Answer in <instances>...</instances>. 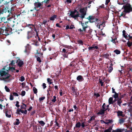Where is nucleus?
Returning <instances> with one entry per match:
<instances>
[{
	"mask_svg": "<svg viewBox=\"0 0 132 132\" xmlns=\"http://www.w3.org/2000/svg\"><path fill=\"white\" fill-rule=\"evenodd\" d=\"M5 70V67H4L0 71V79L6 82H9L11 80L10 77L11 76L8 72H6L4 70Z\"/></svg>",
	"mask_w": 132,
	"mask_h": 132,
	"instance_id": "f257e3e1",
	"label": "nucleus"
},
{
	"mask_svg": "<svg viewBox=\"0 0 132 132\" xmlns=\"http://www.w3.org/2000/svg\"><path fill=\"white\" fill-rule=\"evenodd\" d=\"M123 7L124 9L123 12L126 13H129L132 12V6L129 3H127L123 6Z\"/></svg>",
	"mask_w": 132,
	"mask_h": 132,
	"instance_id": "f03ea898",
	"label": "nucleus"
},
{
	"mask_svg": "<svg viewBox=\"0 0 132 132\" xmlns=\"http://www.w3.org/2000/svg\"><path fill=\"white\" fill-rule=\"evenodd\" d=\"M89 21H86L85 23H83L82 22L81 23V25L82 27V30L81 28L78 29V31L80 32H83L85 33L87 32L86 29L88 28V26L87 25Z\"/></svg>",
	"mask_w": 132,
	"mask_h": 132,
	"instance_id": "7ed1b4c3",
	"label": "nucleus"
},
{
	"mask_svg": "<svg viewBox=\"0 0 132 132\" xmlns=\"http://www.w3.org/2000/svg\"><path fill=\"white\" fill-rule=\"evenodd\" d=\"M86 19H88L89 21V22L90 23H93L96 22L97 23H98V24H99L101 21L100 20L97 18H96L95 19V21L92 20H93V19H94V16H89Z\"/></svg>",
	"mask_w": 132,
	"mask_h": 132,
	"instance_id": "20e7f679",
	"label": "nucleus"
},
{
	"mask_svg": "<svg viewBox=\"0 0 132 132\" xmlns=\"http://www.w3.org/2000/svg\"><path fill=\"white\" fill-rule=\"evenodd\" d=\"M43 2H42L40 3L39 2H35L34 3V5L35 7L34 8V9L36 10L37 11H38L39 10H37L36 9H37L38 7L41 8L40 7L43 5Z\"/></svg>",
	"mask_w": 132,
	"mask_h": 132,
	"instance_id": "39448f33",
	"label": "nucleus"
},
{
	"mask_svg": "<svg viewBox=\"0 0 132 132\" xmlns=\"http://www.w3.org/2000/svg\"><path fill=\"white\" fill-rule=\"evenodd\" d=\"M10 9L8 7H3L2 10L0 9V14H3L4 13H10Z\"/></svg>",
	"mask_w": 132,
	"mask_h": 132,
	"instance_id": "423d86ee",
	"label": "nucleus"
},
{
	"mask_svg": "<svg viewBox=\"0 0 132 132\" xmlns=\"http://www.w3.org/2000/svg\"><path fill=\"white\" fill-rule=\"evenodd\" d=\"M4 112L5 113L6 117L9 118L11 117V114H12V111L10 110H8L6 109L4 110Z\"/></svg>",
	"mask_w": 132,
	"mask_h": 132,
	"instance_id": "0eeeda50",
	"label": "nucleus"
},
{
	"mask_svg": "<svg viewBox=\"0 0 132 132\" xmlns=\"http://www.w3.org/2000/svg\"><path fill=\"white\" fill-rule=\"evenodd\" d=\"M17 112L16 113L18 114L21 115V113H20L21 112L22 113H23L24 114H26L27 113V111L25 110H22V109H20L19 108H18L16 110Z\"/></svg>",
	"mask_w": 132,
	"mask_h": 132,
	"instance_id": "6e6552de",
	"label": "nucleus"
},
{
	"mask_svg": "<svg viewBox=\"0 0 132 132\" xmlns=\"http://www.w3.org/2000/svg\"><path fill=\"white\" fill-rule=\"evenodd\" d=\"M5 32L6 34L7 35H9L12 33V28H4V29H5Z\"/></svg>",
	"mask_w": 132,
	"mask_h": 132,
	"instance_id": "1a4fd4ad",
	"label": "nucleus"
},
{
	"mask_svg": "<svg viewBox=\"0 0 132 132\" xmlns=\"http://www.w3.org/2000/svg\"><path fill=\"white\" fill-rule=\"evenodd\" d=\"M13 26L12 28V33L17 32L19 30V28L18 26L16 25H13Z\"/></svg>",
	"mask_w": 132,
	"mask_h": 132,
	"instance_id": "9d476101",
	"label": "nucleus"
},
{
	"mask_svg": "<svg viewBox=\"0 0 132 132\" xmlns=\"http://www.w3.org/2000/svg\"><path fill=\"white\" fill-rule=\"evenodd\" d=\"M34 32L32 31H28L27 33V38L29 39L30 38H32L34 36Z\"/></svg>",
	"mask_w": 132,
	"mask_h": 132,
	"instance_id": "9b49d317",
	"label": "nucleus"
},
{
	"mask_svg": "<svg viewBox=\"0 0 132 132\" xmlns=\"http://www.w3.org/2000/svg\"><path fill=\"white\" fill-rule=\"evenodd\" d=\"M27 27H29L31 29L32 31L34 30L35 31H36V28L32 24H28L27 25Z\"/></svg>",
	"mask_w": 132,
	"mask_h": 132,
	"instance_id": "f8f14e48",
	"label": "nucleus"
},
{
	"mask_svg": "<svg viewBox=\"0 0 132 132\" xmlns=\"http://www.w3.org/2000/svg\"><path fill=\"white\" fill-rule=\"evenodd\" d=\"M76 12L77 10H75L73 11H71L70 14V15L71 16V17L74 18L75 19H76V17L75 16V15H74V14L76 13Z\"/></svg>",
	"mask_w": 132,
	"mask_h": 132,
	"instance_id": "ddd939ff",
	"label": "nucleus"
},
{
	"mask_svg": "<svg viewBox=\"0 0 132 132\" xmlns=\"http://www.w3.org/2000/svg\"><path fill=\"white\" fill-rule=\"evenodd\" d=\"M105 111L102 109H100L99 112L97 113V114L98 115H103L104 114Z\"/></svg>",
	"mask_w": 132,
	"mask_h": 132,
	"instance_id": "4468645a",
	"label": "nucleus"
},
{
	"mask_svg": "<svg viewBox=\"0 0 132 132\" xmlns=\"http://www.w3.org/2000/svg\"><path fill=\"white\" fill-rule=\"evenodd\" d=\"M19 61L18 63V65L20 67H21L24 64L23 61H21L19 59L16 61V63L18 62Z\"/></svg>",
	"mask_w": 132,
	"mask_h": 132,
	"instance_id": "2eb2a0df",
	"label": "nucleus"
},
{
	"mask_svg": "<svg viewBox=\"0 0 132 132\" xmlns=\"http://www.w3.org/2000/svg\"><path fill=\"white\" fill-rule=\"evenodd\" d=\"M77 79L79 82H81L84 80V78L82 76L79 75L77 77Z\"/></svg>",
	"mask_w": 132,
	"mask_h": 132,
	"instance_id": "dca6fc26",
	"label": "nucleus"
},
{
	"mask_svg": "<svg viewBox=\"0 0 132 132\" xmlns=\"http://www.w3.org/2000/svg\"><path fill=\"white\" fill-rule=\"evenodd\" d=\"M84 121L81 124V126L82 128H84V127L87 126L88 123L86 121V119H84Z\"/></svg>",
	"mask_w": 132,
	"mask_h": 132,
	"instance_id": "f3484780",
	"label": "nucleus"
},
{
	"mask_svg": "<svg viewBox=\"0 0 132 132\" xmlns=\"http://www.w3.org/2000/svg\"><path fill=\"white\" fill-rule=\"evenodd\" d=\"M109 54L108 53H106V54H103L102 56L105 58L107 59H109Z\"/></svg>",
	"mask_w": 132,
	"mask_h": 132,
	"instance_id": "a211bd4d",
	"label": "nucleus"
},
{
	"mask_svg": "<svg viewBox=\"0 0 132 132\" xmlns=\"http://www.w3.org/2000/svg\"><path fill=\"white\" fill-rule=\"evenodd\" d=\"M122 101L121 98H118L117 99V104L120 107L121 106V104L122 103Z\"/></svg>",
	"mask_w": 132,
	"mask_h": 132,
	"instance_id": "6ab92c4d",
	"label": "nucleus"
},
{
	"mask_svg": "<svg viewBox=\"0 0 132 132\" xmlns=\"http://www.w3.org/2000/svg\"><path fill=\"white\" fill-rule=\"evenodd\" d=\"M123 131V129L118 128L115 130H113L111 132H122Z\"/></svg>",
	"mask_w": 132,
	"mask_h": 132,
	"instance_id": "aec40b11",
	"label": "nucleus"
},
{
	"mask_svg": "<svg viewBox=\"0 0 132 132\" xmlns=\"http://www.w3.org/2000/svg\"><path fill=\"white\" fill-rule=\"evenodd\" d=\"M71 90L72 91L73 93L76 94L77 89L75 87H72L71 88Z\"/></svg>",
	"mask_w": 132,
	"mask_h": 132,
	"instance_id": "412c9836",
	"label": "nucleus"
},
{
	"mask_svg": "<svg viewBox=\"0 0 132 132\" xmlns=\"http://www.w3.org/2000/svg\"><path fill=\"white\" fill-rule=\"evenodd\" d=\"M123 36L126 39L127 37L128 34L126 32L125 30H123L122 31Z\"/></svg>",
	"mask_w": 132,
	"mask_h": 132,
	"instance_id": "4be33fe9",
	"label": "nucleus"
},
{
	"mask_svg": "<svg viewBox=\"0 0 132 132\" xmlns=\"http://www.w3.org/2000/svg\"><path fill=\"white\" fill-rule=\"evenodd\" d=\"M117 112V114L118 116H121L122 117H123V112L122 111L118 110V111Z\"/></svg>",
	"mask_w": 132,
	"mask_h": 132,
	"instance_id": "5701e85b",
	"label": "nucleus"
},
{
	"mask_svg": "<svg viewBox=\"0 0 132 132\" xmlns=\"http://www.w3.org/2000/svg\"><path fill=\"white\" fill-rule=\"evenodd\" d=\"M6 18L5 17H3V18H0V23H2V22H3L4 23H5L7 22L6 21H5Z\"/></svg>",
	"mask_w": 132,
	"mask_h": 132,
	"instance_id": "b1692460",
	"label": "nucleus"
},
{
	"mask_svg": "<svg viewBox=\"0 0 132 132\" xmlns=\"http://www.w3.org/2000/svg\"><path fill=\"white\" fill-rule=\"evenodd\" d=\"M112 129V126H110L107 129H105L104 131V132H111Z\"/></svg>",
	"mask_w": 132,
	"mask_h": 132,
	"instance_id": "393cba45",
	"label": "nucleus"
},
{
	"mask_svg": "<svg viewBox=\"0 0 132 132\" xmlns=\"http://www.w3.org/2000/svg\"><path fill=\"white\" fill-rule=\"evenodd\" d=\"M109 104H113V98L112 97H110L109 99Z\"/></svg>",
	"mask_w": 132,
	"mask_h": 132,
	"instance_id": "a878e982",
	"label": "nucleus"
},
{
	"mask_svg": "<svg viewBox=\"0 0 132 132\" xmlns=\"http://www.w3.org/2000/svg\"><path fill=\"white\" fill-rule=\"evenodd\" d=\"M57 16L56 15L54 14L50 18V20L51 21H53L55 18H56Z\"/></svg>",
	"mask_w": 132,
	"mask_h": 132,
	"instance_id": "bb28decb",
	"label": "nucleus"
},
{
	"mask_svg": "<svg viewBox=\"0 0 132 132\" xmlns=\"http://www.w3.org/2000/svg\"><path fill=\"white\" fill-rule=\"evenodd\" d=\"M125 122V119L123 118H121L119 120V123L120 124H121L124 122Z\"/></svg>",
	"mask_w": 132,
	"mask_h": 132,
	"instance_id": "cd10ccee",
	"label": "nucleus"
},
{
	"mask_svg": "<svg viewBox=\"0 0 132 132\" xmlns=\"http://www.w3.org/2000/svg\"><path fill=\"white\" fill-rule=\"evenodd\" d=\"M16 121L14 123V124L15 125H18L20 124L21 122L19 121V119H16Z\"/></svg>",
	"mask_w": 132,
	"mask_h": 132,
	"instance_id": "c85d7f7f",
	"label": "nucleus"
},
{
	"mask_svg": "<svg viewBox=\"0 0 132 132\" xmlns=\"http://www.w3.org/2000/svg\"><path fill=\"white\" fill-rule=\"evenodd\" d=\"M81 126L80 123V122H78L76 123L75 125V127L77 128H79Z\"/></svg>",
	"mask_w": 132,
	"mask_h": 132,
	"instance_id": "c756f323",
	"label": "nucleus"
},
{
	"mask_svg": "<svg viewBox=\"0 0 132 132\" xmlns=\"http://www.w3.org/2000/svg\"><path fill=\"white\" fill-rule=\"evenodd\" d=\"M9 23H10V27L11 28H12L13 26V25H15L14 24V21H10V22H9Z\"/></svg>",
	"mask_w": 132,
	"mask_h": 132,
	"instance_id": "7c9ffc66",
	"label": "nucleus"
},
{
	"mask_svg": "<svg viewBox=\"0 0 132 132\" xmlns=\"http://www.w3.org/2000/svg\"><path fill=\"white\" fill-rule=\"evenodd\" d=\"M113 52H114L115 53L117 54H120L121 53L120 51L117 49L114 50Z\"/></svg>",
	"mask_w": 132,
	"mask_h": 132,
	"instance_id": "2f4dec72",
	"label": "nucleus"
},
{
	"mask_svg": "<svg viewBox=\"0 0 132 132\" xmlns=\"http://www.w3.org/2000/svg\"><path fill=\"white\" fill-rule=\"evenodd\" d=\"M79 12L82 13L86 12V11H85V9L84 8L80 9L79 10Z\"/></svg>",
	"mask_w": 132,
	"mask_h": 132,
	"instance_id": "473e14b6",
	"label": "nucleus"
},
{
	"mask_svg": "<svg viewBox=\"0 0 132 132\" xmlns=\"http://www.w3.org/2000/svg\"><path fill=\"white\" fill-rule=\"evenodd\" d=\"M94 119L95 117L94 116H93L91 117L89 120L87 121V122H88V123H90L92 120H94Z\"/></svg>",
	"mask_w": 132,
	"mask_h": 132,
	"instance_id": "72a5a7b5",
	"label": "nucleus"
},
{
	"mask_svg": "<svg viewBox=\"0 0 132 132\" xmlns=\"http://www.w3.org/2000/svg\"><path fill=\"white\" fill-rule=\"evenodd\" d=\"M47 81L48 82L49 85H50V84H52L53 82L52 81V80L50 79L49 78H47Z\"/></svg>",
	"mask_w": 132,
	"mask_h": 132,
	"instance_id": "f704fd0d",
	"label": "nucleus"
},
{
	"mask_svg": "<svg viewBox=\"0 0 132 132\" xmlns=\"http://www.w3.org/2000/svg\"><path fill=\"white\" fill-rule=\"evenodd\" d=\"M127 44L128 47H130L132 45V42L128 41Z\"/></svg>",
	"mask_w": 132,
	"mask_h": 132,
	"instance_id": "c9c22d12",
	"label": "nucleus"
},
{
	"mask_svg": "<svg viewBox=\"0 0 132 132\" xmlns=\"http://www.w3.org/2000/svg\"><path fill=\"white\" fill-rule=\"evenodd\" d=\"M4 27L3 26L1 28L0 27V35L1 34H3L4 32Z\"/></svg>",
	"mask_w": 132,
	"mask_h": 132,
	"instance_id": "e433bc0d",
	"label": "nucleus"
},
{
	"mask_svg": "<svg viewBox=\"0 0 132 132\" xmlns=\"http://www.w3.org/2000/svg\"><path fill=\"white\" fill-rule=\"evenodd\" d=\"M113 70V67L112 66H110L108 69V72L109 73H111Z\"/></svg>",
	"mask_w": 132,
	"mask_h": 132,
	"instance_id": "4c0bfd02",
	"label": "nucleus"
},
{
	"mask_svg": "<svg viewBox=\"0 0 132 132\" xmlns=\"http://www.w3.org/2000/svg\"><path fill=\"white\" fill-rule=\"evenodd\" d=\"M86 12H85V13H82L81 15V16H79V17H80L81 19H83L84 18L85 16L86 15Z\"/></svg>",
	"mask_w": 132,
	"mask_h": 132,
	"instance_id": "58836bf2",
	"label": "nucleus"
},
{
	"mask_svg": "<svg viewBox=\"0 0 132 132\" xmlns=\"http://www.w3.org/2000/svg\"><path fill=\"white\" fill-rule=\"evenodd\" d=\"M114 98H117L118 99V93H115L114 94L113 96Z\"/></svg>",
	"mask_w": 132,
	"mask_h": 132,
	"instance_id": "ea45409f",
	"label": "nucleus"
},
{
	"mask_svg": "<svg viewBox=\"0 0 132 132\" xmlns=\"http://www.w3.org/2000/svg\"><path fill=\"white\" fill-rule=\"evenodd\" d=\"M6 26V27L5 28H11L10 27V24L9 23H7V22L5 23L4 25V26Z\"/></svg>",
	"mask_w": 132,
	"mask_h": 132,
	"instance_id": "a19ab883",
	"label": "nucleus"
},
{
	"mask_svg": "<svg viewBox=\"0 0 132 132\" xmlns=\"http://www.w3.org/2000/svg\"><path fill=\"white\" fill-rule=\"evenodd\" d=\"M33 90L34 93L36 94L37 92V89L35 87H34L33 88Z\"/></svg>",
	"mask_w": 132,
	"mask_h": 132,
	"instance_id": "79ce46f5",
	"label": "nucleus"
},
{
	"mask_svg": "<svg viewBox=\"0 0 132 132\" xmlns=\"http://www.w3.org/2000/svg\"><path fill=\"white\" fill-rule=\"evenodd\" d=\"M38 122L39 123L41 124V125L42 126H43L45 123L42 120L39 121Z\"/></svg>",
	"mask_w": 132,
	"mask_h": 132,
	"instance_id": "37998d69",
	"label": "nucleus"
},
{
	"mask_svg": "<svg viewBox=\"0 0 132 132\" xmlns=\"http://www.w3.org/2000/svg\"><path fill=\"white\" fill-rule=\"evenodd\" d=\"M9 9H10L9 14L10 13H11L12 12L14 11V7H12L11 8H9Z\"/></svg>",
	"mask_w": 132,
	"mask_h": 132,
	"instance_id": "c03bdc74",
	"label": "nucleus"
},
{
	"mask_svg": "<svg viewBox=\"0 0 132 132\" xmlns=\"http://www.w3.org/2000/svg\"><path fill=\"white\" fill-rule=\"evenodd\" d=\"M77 42L79 44H81L82 45H83V42L81 40H77Z\"/></svg>",
	"mask_w": 132,
	"mask_h": 132,
	"instance_id": "a18cd8bd",
	"label": "nucleus"
},
{
	"mask_svg": "<svg viewBox=\"0 0 132 132\" xmlns=\"http://www.w3.org/2000/svg\"><path fill=\"white\" fill-rule=\"evenodd\" d=\"M15 70V67H9V70H11L12 72H13V71Z\"/></svg>",
	"mask_w": 132,
	"mask_h": 132,
	"instance_id": "49530a36",
	"label": "nucleus"
},
{
	"mask_svg": "<svg viewBox=\"0 0 132 132\" xmlns=\"http://www.w3.org/2000/svg\"><path fill=\"white\" fill-rule=\"evenodd\" d=\"M76 13H77V14L75 15V17H76V19L78 17H79V15H80V14L79 13V11H77V12H76Z\"/></svg>",
	"mask_w": 132,
	"mask_h": 132,
	"instance_id": "de8ad7c7",
	"label": "nucleus"
},
{
	"mask_svg": "<svg viewBox=\"0 0 132 132\" xmlns=\"http://www.w3.org/2000/svg\"><path fill=\"white\" fill-rule=\"evenodd\" d=\"M99 81L100 83L101 84V86H103V85L104 82L102 81V80L100 79H99Z\"/></svg>",
	"mask_w": 132,
	"mask_h": 132,
	"instance_id": "09e8293b",
	"label": "nucleus"
},
{
	"mask_svg": "<svg viewBox=\"0 0 132 132\" xmlns=\"http://www.w3.org/2000/svg\"><path fill=\"white\" fill-rule=\"evenodd\" d=\"M49 20H48V21H47L46 20H43V22H42V23H43V24H44V25H45V24H46V23H47L49 22Z\"/></svg>",
	"mask_w": 132,
	"mask_h": 132,
	"instance_id": "8fccbe9b",
	"label": "nucleus"
},
{
	"mask_svg": "<svg viewBox=\"0 0 132 132\" xmlns=\"http://www.w3.org/2000/svg\"><path fill=\"white\" fill-rule=\"evenodd\" d=\"M5 89L7 92H9L10 91V89L6 86H5Z\"/></svg>",
	"mask_w": 132,
	"mask_h": 132,
	"instance_id": "3c124183",
	"label": "nucleus"
},
{
	"mask_svg": "<svg viewBox=\"0 0 132 132\" xmlns=\"http://www.w3.org/2000/svg\"><path fill=\"white\" fill-rule=\"evenodd\" d=\"M53 99L52 100V101L53 103H55L56 101V97L55 96H54L53 97Z\"/></svg>",
	"mask_w": 132,
	"mask_h": 132,
	"instance_id": "603ef678",
	"label": "nucleus"
},
{
	"mask_svg": "<svg viewBox=\"0 0 132 132\" xmlns=\"http://www.w3.org/2000/svg\"><path fill=\"white\" fill-rule=\"evenodd\" d=\"M35 43L34 44L37 46H38L39 45V43L37 41H35Z\"/></svg>",
	"mask_w": 132,
	"mask_h": 132,
	"instance_id": "864d4df0",
	"label": "nucleus"
},
{
	"mask_svg": "<svg viewBox=\"0 0 132 132\" xmlns=\"http://www.w3.org/2000/svg\"><path fill=\"white\" fill-rule=\"evenodd\" d=\"M106 105L105 103H104L103 104L102 106V109L104 110L105 109H106Z\"/></svg>",
	"mask_w": 132,
	"mask_h": 132,
	"instance_id": "5fc2aeb1",
	"label": "nucleus"
},
{
	"mask_svg": "<svg viewBox=\"0 0 132 132\" xmlns=\"http://www.w3.org/2000/svg\"><path fill=\"white\" fill-rule=\"evenodd\" d=\"M15 63L14 60H12L11 61V63L9 65L11 66H13L14 65Z\"/></svg>",
	"mask_w": 132,
	"mask_h": 132,
	"instance_id": "6e6d98bb",
	"label": "nucleus"
},
{
	"mask_svg": "<svg viewBox=\"0 0 132 132\" xmlns=\"http://www.w3.org/2000/svg\"><path fill=\"white\" fill-rule=\"evenodd\" d=\"M25 80V78L23 76H22L20 77V80L21 82Z\"/></svg>",
	"mask_w": 132,
	"mask_h": 132,
	"instance_id": "4d7b16f0",
	"label": "nucleus"
},
{
	"mask_svg": "<svg viewBox=\"0 0 132 132\" xmlns=\"http://www.w3.org/2000/svg\"><path fill=\"white\" fill-rule=\"evenodd\" d=\"M37 60L39 63H40L42 62L41 59L39 57H37Z\"/></svg>",
	"mask_w": 132,
	"mask_h": 132,
	"instance_id": "13d9d810",
	"label": "nucleus"
},
{
	"mask_svg": "<svg viewBox=\"0 0 132 132\" xmlns=\"http://www.w3.org/2000/svg\"><path fill=\"white\" fill-rule=\"evenodd\" d=\"M105 21H104L102 23L100 24L99 25H100V26H102L103 27H104L105 26Z\"/></svg>",
	"mask_w": 132,
	"mask_h": 132,
	"instance_id": "bf43d9fd",
	"label": "nucleus"
},
{
	"mask_svg": "<svg viewBox=\"0 0 132 132\" xmlns=\"http://www.w3.org/2000/svg\"><path fill=\"white\" fill-rule=\"evenodd\" d=\"M92 46L93 47V48L94 49H94H96V50L98 49V47L96 46H95L94 45H92Z\"/></svg>",
	"mask_w": 132,
	"mask_h": 132,
	"instance_id": "052dcab7",
	"label": "nucleus"
},
{
	"mask_svg": "<svg viewBox=\"0 0 132 132\" xmlns=\"http://www.w3.org/2000/svg\"><path fill=\"white\" fill-rule=\"evenodd\" d=\"M97 23V24L96 25V27H98L99 29H101V30H102L103 29V28H102L101 29V26L98 24H98V23Z\"/></svg>",
	"mask_w": 132,
	"mask_h": 132,
	"instance_id": "680f3d73",
	"label": "nucleus"
},
{
	"mask_svg": "<svg viewBox=\"0 0 132 132\" xmlns=\"http://www.w3.org/2000/svg\"><path fill=\"white\" fill-rule=\"evenodd\" d=\"M26 94V92L25 91H22V92L21 94V95L22 96H24Z\"/></svg>",
	"mask_w": 132,
	"mask_h": 132,
	"instance_id": "e2e57ef3",
	"label": "nucleus"
},
{
	"mask_svg": "<svg viewBox=\"0 0 132 132\" xmlns=\"http://www.w3.org/2000/svg\"><path fill=\"white\" fill-rule=\"evenodd\" d=\"M94 96H96V98L99 97L100 96V94L98 93H94Z\"/></svg>",
	"mask_w": 132,
	"mask_h": 132,
	"instance_id": "0e129e2a",
	"label": "nucleus"
},
{
	"mask_svg": "<svg viewBox=\"0 0 132 132\" xmlns=\"http://www.w3.org/2000/svg\"><path fill=\"white\" fill-rule=\"evenodd\" d=\"M111 41L113 42V43H114L115 45H116L117 42L115 40V39H113L112 38V39L111 40Z\"/></svg>",
	"mask_w": 132,
	"mask_h": 132,
	"instance_id": "69168bd1",
	"label": "nucleus"
},
{
	"mask_svg": "<svg viewBox=\"0 0 132 132\" xmlns=\"http://www.w3.org/2000/svg\"><path fill=\"white\" fill-rule=\"evenodd\" d=\"M70 67H74L75 66V64L73 63V62H71L70 64Z\"/></svg>",
	"mask_w": 132,
	"mask_h": 132,
	"instance_id": "338daca9",
	"label": "nucleus"
},
{
	"mask_svg": "<svg viewBox=\"0 0 132 132\" xmlns=\"http://www.w3.org/2000/svg\"><path fill=\"white\" fill-rule=\"evenodd\" d=\"M68 50H67L65 48H63L62 50V52L65 54L66 53H67L68 52Z\"/></svg>",
	"mask_w": 132,
	"mask_h": 132,
	"instance_id": "774afa93",
	"label": "nucleus"
}]
</instances>
